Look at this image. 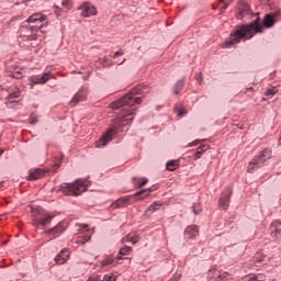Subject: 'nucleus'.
<instances>
[{"mask_svg":"<svg viewBox=\"0 0 281 281\" xmlns=\"http://www.w3.org/2000/svg\"><path fill=\"white\" fill-rule=\"evenodd\" d=\"M273 25H276V16L267 14L263 18V25L260 23V19H257L250 24L239 27L231 34L229 40L223 44V47H233V45L240 43L243 38H254L256 33H262L265 27L266 30H269V27H273Z\"/></svg>","mask_w":281,"mask_h":281,"instance_id":"1","label":"nucleus"},{"mask_svg":"<svg viewBox=\"0 0 281 281\" xmlns=\"http://www.w3.org/2000/svg\"><path fill=\"white\" fill-rule=\"evenodd\" d=\"M45 23V15L41 13L32 14L26 21H24L19 30L20 38L23 41H36L38 34H41V29Z\"/></svg>","mask_w":281,"mask_h":281,"instance_id":"2","label":"nucleus"},{"mask_svg":"<svg viewBox=\"0 0 281 281\" xmlns=\"http://www.w3.org/2000/svg\"><path fill=\"white\" fill-rule=\"evenodd\" d=\"M89 186H91L89 180L79 179L72 183H61L58 192H61V194H65L66 196H79L82 192H87Z\"/></svg>","mask_w":281,"mask_h":281,"instance_id":"3","label":"nucleus"},{"mask_svg":"<svg viewBox=\"0 0 281 281\" xmlns=\"http://www.w3.org/2000/svg\"><path fill=\"white\" fill-rule=\"evenodd\" d=\"M142 93V88H134L120 100L111 103V109H122V106H135V104H142V98L135 97Z\"/></svg>","mask_w":281,"mask_h":281,"instance_id":"4","label":"nucleus"},{"mask_svg":"<svg viewBox=\"0 0 281 281\" xmlns=\"http://www.w3.org/2000/svg\"><path fill=\"white\" fill-rule=\"evenodd\" d=\"M271 159V150L263 149L259 156H256L252 161L248 165V172H254L256 168H262L265 166V161Z\"/></svg>","mask_w":281,"mask_h":281,"instance_id":"5","label":"nucleus"},{"mask_svg":"<svg viewBox=\"0 0 281 281\" xmlns=\"http://www.w3.org/2000/svg\"><path fill=\"white\" fill-rule=\"evenodd\" d=\"M77 10L81 12L80 14L83 19L98 15V9H95V7H93L90 2H83L77 8Z\"/></svg>","mask_w":281,"mask_h":281,"instance_id":"6","label":"nucleus"},{"mask_svg":"<svg viewBox=\"0 0 281 281\" xmlns=\"http://www.w3.org/2000/svg\"><path fill=\"white\" fill-rule=\"evenodd\" d=\"M19 98H21V90L15 88L9 95L5 98V104L9 109H12V104H18Z\"/></svg>","mask_w":281,"mask_h":281,"instance_id":"7","label":"nucleus"},{"mask_svg":"<svg viewBox=\"0 0 281 281\" xmlns=\"http://www.w3.org/2000/svg\"><path fill=\"white\" fill-rule=\"evenodd\" d=\"M87 95H89V89L81 87L79 91L74 95L70 104H78V102H85L87 100Z\"/></svg>","mask_w":281,"mask_h":281,"instance_id":"8","label":"nucleus"},{"mask_svg":"<svg viewBox=\"0 0 281 281\" xmlns=\"http://www.w3.org/2000/svg\"><path fill=\"white\" fill-rule=\"evenodd\" d=\"M115 133V130L110 128L106 131L105 134L102 135L100 140L97 143V148H102L109 144L113 139V134Z\"/></svg>","mask_w":281,"mask_h":281,"instance_id":"9","label":"nucleus"},{"mask_svg":"<svg viewBox=\"0 0 281 281\" xmlns=\"http://www.w3.org/2000/svg\"><path fill=\"white\" fill-rule=\"evenodd\" d=\"M270 236L272 238H281V222L279 220L270 224Z\"/></svg>","mask_w":281,"mask_h":281,"instance_id":"10","label":"nucleus"},{"mask_svg":"<svg viewBox=\"0 0 281 281\" xmlns=\"http://www.w3.org/2000/svg\"><path fill=\"white\" fill-rule=\"evenodd\" d=\"M69 260V250L64 248L59 254L55 257L56 265H65Z\"/></svg>","mask_w":281,"mask_h":281,"instance_id":"11","label":"nucleus"},{"mask_svg":"<svg viewBox=\"0 0 281 281\" xmlns=\"http://www.w3.org/2000/svg\"><path fill=\"white\" fill-rule=\"evenodd\" d=\"M45 177V170L37 168L29 171V181H36V179H43Z\"/></svg>","mask_w":281,"mask_h":281,"instance_id":"12","label":"nucleus"},{"mask_svg":"<svg viewBox=\"0 0 281 281\" xmlns=\"http://www.w3.org/2000/svg\"><path fill=\"white\" fill-rule=\"evenodd\" d=\"M52 79V72H45L42 76L32 77L31 82L33 85H45L48 80Z\"/></svg>","mask_w":281,"mask_h":281,"instance_id":"13","label":"nucleus"},{"mask_svg":"<svg viewBox=\"0 0 281 281\" xmlns=\"http://www.w3.org/2000/svg\"><path fill=\"white\" fill-rule=\"evenodd\" d=\"M186 238L192 239L196 238L199 236V226L196 225H190L184 231Z\"/></svg>","mask_w":281,"mask_h":281,"instance_id":"14","label":"nucleus"},{"mask_svg":"<svg viewBox=\"0 0 281 281\" xmlns=\"http://www.w3.org/2000/svg\"><path fill=\"white\" fill-rule=\"evenodd\" d=\"M133 120H135V112L131 111V112H126L125 114H123V116L120 120V125L121 126H125L126 124H131V122H133Z\"/></svg>","mask_w":281,"mask_h":281,"instance_id":"15","label":"nucleus"},{"mask_svg":"<svg viewBox=\"0 0 281 281\" xmlns=\"http://www.w3.org/2000/svg\"><path fill=\"white\" fill-rule=\"evenodd\" d=\"M65 232V225L63 223L57 224L55 227L45 231V234H53V236H59Z\"/></svg>","mask_w":281,"mask_h":281,"instance_id":"16","label":"nucleus"},{"mask_svg":"<svg viewBox=\"0 0 281 281\" xmlns=\"http://www.w3.org/2000/svg\"><path fill=\"white\" fill-rule=\"evenodd\" d=\"M207 281H221V270H217V269L209 270Z\"/></svg>","mask_w":281,"mask_h":281,"instance_id":"17","label":"nucleus"},{"mask_svg":"<svg viewBox=\"0 0 281 281\" xmlns=\"http://www.w3.org/2000/svg\"><path fill=\"white\" fill-rule=\"evenodd\" d=\"M164 204L160 201L154 202L151 205L148 206V209L145 211V216H150L154 212H157L159 207H161Z\"/></svg>","mask_w":281,"mask_h":281,"instance_id":"18","label":"nucleus"},{"mask_svg":"<svg viewBox=\"0 0 281 281\" xmlns=\"http://www.w3.org/2000/svg\"><path fill=\"white\" fill-rule=\"evenodd\" d=\"M229 198L231 194H222V196L220 198V207H222V210H227L229 207Z\"/></svg>","mask_w":281,"mask_h":281,"instance_id":"19","label":"nucleus"},{"mask_svg":"<svg viewBox=\"0 0 281 281\" xmlns=\"http://www.w3.org/2000/svg\"><path fill=\"white\" fill-rule=\"evenodd\" d=\"M132 181L134 182L135 188H144V186H146V183H148V178H146V177H144V178L133 177Z\"/></svg>","mask_w":281,"mask_h":281,"instance_id":"20","label":"nucleus"},{"mask_svg":"<svg viewBox=\"0 0 281 281\" xmlns=\"http://www.w3.org/2000/svg\"><path fill=\"white\" fill-rule=\"evenodd\" d=\"M267 277L265 274H249L245 277L241 281H265Z\"/></svg>","mask_w":281,"mask_h":281,"instance_id":"21","label":"nucleus"},{"mask_svg":"<svg viewBox=\"0 0 281 281\" xmlns=\"http://www.w3.org/2000/svg\"><path fill=\"white\" fill-rule=\"evenodd\" d=\"M113 262H115V256L108 255L101 260V267H110V265H113Z\"/></svg>","mask_w":281,"mask_h":281,"instance_id":"22","label":"nucleus"},{"mask_svg":"<svg viewBox=\"0 0 281 281\" xmlns=\"http://www.w3.org/2000/svg\"><path fill=\"white\" fill-rule=\"evenodd\" d=\"M150 192H153V188H147L142 191H138L134 194V196H139L138 199H146L147 196H150Z\"/></svg>","mask_w":281,"mask_h":281,"instance_id":"23","label":"nucleus"},{"mask_svg":"<svg viewBox=\"0 0 281 281\" xmlns=\"http://www.w3.org/2000/svg\"><path fill=\"white\" fill-rule=\"evenodd\" d=\"M54 220V216L52 215H44V217L40 221H37V225H42V227H47L49 223Z\"/></svg>","mask_w":281,"mask_h":281,"instance_id":"24","label":"nucleus"},{"mask_svg":"<svg viewBox=\"0 0 281 281\" xmlns=\"http://www.w3.org/2000/svg\"><path fill=\"white\" fill-rule=\"evenodd\" d=\"M183 85H184L183 79H180L177 81L176 86L173 87L175 95H179L181 93V90L183 89Z\"/></svg>","mask_w":281,"mask_h":281,"instance_id":"25","label":"nucleus"},{"mask_svg":"<svg viewBox=\"0 0 281 281\" xmlns=\"http://www.w3.org/2000/svg\"><path fill=\"white\" fill-rule=\"evenodd\" d=\"M248 13H249V4L247 3L241 4L238 11L239 18L243 19V16H246V14Z\"/></svg>","mask_w":281,"mask_h":281,"instance_id":"26","label":"nucleus"},{"mask_svg":"<svg viewBox=\"0 0 281 281\" xmlns=\"http://www.w3.org/2000/svg\"><path fill=\"white\" fill-rule=\"evenodd\" d=\"M207 148H210V146H207V145H202V146L198 147L196 153L194 155L195 159H201V155H203V153H205V150H207Z\"/></svg>","mask_w":281,"mask_h":281,"instance_id":"27","label":"nucleus"},{"mask_svg":"<svg viewBox=\"0 0 281 281\" xmlns=\"http://www.w3.org/2000/svg\"><path fill=\"white\" fill-rule=\"evenodd\" d=\"M167 170H170V172L177 170V168H179V162H177V160H169L167 162Z\"/></svg>","mask_w":281,"mask_h":281,"instance_id":"28","label":"nucleus"},{"mask_svg":"<svg viewBox=\"0 0 281 281\" xmlns=\"http://www.w3.org/2000/svg\"><path fill=\"white\" fill-rule=\"evenodd\" d=\"M131 251H133V248L124 246L123 248L120 249L119 256H128Z\"/></svg>","mask_w":281,"mask_h":281,"instance_id":"29","label":"nucleus"},{"mask_svg":"<svg viewBox=\"0 0 281 281\" xmlns=\"http://www.w3.org/2000/svg\"><path fill=\"white\" fill-rule=\"evenodd\" d=\"M276 93H278V88L277 87H272V88H269L265 92V95H267L268 98H273V95H276Z\"/></svg>","mask_w":281,"mask_h":281,"instance_id":"30","label":"nucleus"},{"mask_svg":"<svg viewBox=\"0 0 281 281\" xmlns=\"http://www.w3.org/2000/svg\"><path fill=\"white\" fill-rule=\"evenodd\" d=\"M91 240V236H83V237H78L76 243L78 245H86V243H89Z\"/></svg>","mask_w":281,"mask_h":281,"instance_id":"31","label":"nucleus"},{"mask_svg":"<svg viewBox=\"0 0 281 281\" xmlns=\"http://www.w3.org/2000/svg\"><path fill=\"white\" fill-rule=\"evenodd\" d=\"M232 279V273L220 271V281Z\"/></svg>","mask_w":281,"mask_h":281,"instance_id":"32","label":"nucleus"},{"mask_svg":"<svg viewBox=\"0 0 281 281\" xmlns=\"http://www.w3.org/2000/svg\"><path fill=\"white\" fill-rule=\"evenodd\" d=\"M201 211H202L201 204L194 203V204L192 205V212H193V214H195V215L201 214Z\"/></svg>","mask_w":281,"mask_h":281,"instance_id":"33","label":"nucleus"},{"mask_svg":"<svg viewBox=\"0 0 281 281\" xmlns=\"http://www.w3.org/2000/svg\"><path fill=\"white\" fill-rule=\"evenodd\" d=\"M123 240L127 243H132V245H136V243H139V237L130 236L127 238H124Z\"/></svg>","mask_w":281,"mask_h":281,"instance_id":"34","label":"nucleus"},{"mask_svg":"<svg viewBox=\"0 0 281 281\" xmlns=\"http://www.w3.org/2000/svg\"><path fill=\"white\" fill-rule=\"evenodd\" d=\"M115 280H116L115 274L110 272V273L105 274L101 281H115Z\"/></svg>","mask_w":281,"mask_h":281,"instance_id":"35","label":"nucleus"},{"mask_svg":"<svg viewBox=\"0 0 281 281\" xmlns=\"http://www.w3.org/2000/svg\"><path fill=\"white\" fill-rule=\"evenodd\" d=\"M128 202L127 199H120L115 202L116 207H124V205H126V203Z\"/></svg>","mask_w":281,"mask_h":281,"instance_id":"36","label":"nucleus"},{"mask_svg":"<svg viewBox=\"0 0 281 281\" xmlns=\"http://www.w3.org/2000/svg\"><path fill=\"white\" fill-rule=\"evenodd\" d=\"M201 144V139H195L187 145V148H192V146H199Z\"/></svg>","mask_w":281,"mask_h":281,"instance_id":"37","label":"nucleus"},{"mask_svg":"<svg viewBox=\"0 0 281 281\" xmlns=\"http://www.w3.org/2000/svg\"><path fill=\"white\" fill-rule=\"evenodd\" d=\"M31 212L33 214V216H36V214H41V207H31Z\"/></svg>","mask_w":281,"mask_h":281,"instance_id":"38","label":"nucleus"},{"mask_svg":"<svg viewBox=\"0 0 281 281\" xmlns=\"http://www.w3.org/2000/svg\"><path fill=\"white\" fill-rule=\"evenodd\" d=\"M87 281H101V278L98 274H92Z\"/></svg>","mask_w":281,"mask_h":281,"instance_id":"39","label":"nucleus"},{"mask_svg":"<svg viewBox=\"0 0 281 281\" xmlns=\"http://www.w3.org/2000/svg\"><path fill=\"white\" fill-rule=\"evenodd\" d=\"M176 281L181 279V272H176L172 277Z\"/></svg>","mask_w":281,"mask_h":281,"instance_id":"40","label":"nucleus"},{"mask_svg":"<svg viewBox=\"0 0 281 281\" xmlns=\"http://www.w3.org/2000/svg\"><path fill=\"white\" fill-rule=\"evenodd\" d=\"M176 281L181 279V272H176L172 277Z\"/></svg>","mask_w":281,"mask_h":281,"instance_id":"41","label":"nucleus"},{"mask_svg":"<svg viewBox=\"0 0 281 281\" xmlns=\"http://www.w3.org/2000/svg\"><path fill=\"white\" fill-rule=\"evenodd\" d=\"M117 56H124V50H117L114 53V58H117Z\"/></svg>","mask_w":281,"mask_h":281,"instance_id":"42","label":"nucleus"},{"mask_svg":"<svg viewBox=\"0 0 281 281\" xmlns=\"http://www.w3.org/2000/svg\"><path fill=\"white\" fill-rule=\"evenodd\" d=\"M36 122H38V119L32 117L30 121V124L34 125V124H36Z\"/></svg>","mask_w":281,"mask_h":281,"instance_id":"43","label":"nucleus"},{"mask_svg":"<svg viewBox=\"0 0 281 281\" xmlns=\"http://www.w3.org/2000/svg\"><path fill=\"white\" fill-rule=\"evenodd\" d=\"M126 63V58H123L121 61H116V65H124Z\"/></svg>","mask_w":281,"mask_h":281,"instance_id":"44","label":"nucleus"},{"mask_svg":"<svg viewBox=\"0 0 281 281\" xmlns=\"http://www.w3.org/2000/svg\"><path fill=\"white\" fill-rule=\"evenodd\" d=\"M178 115L179 117H183V111L179 110Z\"/></svg>","mask_w":281,"mask_h":281,"instance_id":"45","label":"nucleus"},{"mask_svg":"<svg viewBox=\"0 0 281 281\" xmlns=\"http://www.w3.org/2000/svg\"><path fill=\"white\" fill-rule=\"evenodd\" d=\"M88 227H89V225L85 224V225L82 226V228H79V229H87Z\"/></svg>","mask_w":281,"mask_h":281,"instance_id":"46","label":"nucleus"},{"mask_svg":"<svg viewBox=\"0 0 281 281\" xmlns=\"http://www.w3.org/2000/svg\"><path fill=\"white\" fill-rule=\"evenodd\" d=\"M122 256H123V255H119V256L116 257V260H122Z\"/></svg>","mask_w":281,"mask_h":281,"instance_id":"47","label":"nucleus"},{"mask_svg":"<svg viewBox=\"0 0 281 281\" xmlns=\"http://www.w3.org/2000/svg\"><path fill=\"white\" fill-rule=\"evenodd\" d=\"M196 80H198V82H201V80H203V78L198 77Z\"/></svg>","mask_w":281,"mask_h":281,"instance_id":"48","label":"nucleus"},{"mask_svg":"<svg viewBox=\"0 0 281 281\" xmlns=\"http://www.w3.org/2000/svg\"><path fill=\"white\" fill-rule=\"evenodd\" d=\"M223 10H227V5L222 7Z\"/></svg>","mask_w":281,"mask_h":281,"instance_id":"49","label":"nucleus"},{"mask_svg":"<svg viewBox=\"0 0 281 281\" xmlns=\"http://www.w3.org/2000/svg\"><path fill=\"white\" fill-rule=\"evenodd\" d=\"M1 155H3V150L0 149V157H1Z\"/></svg>","mask_w":281,"mask_h":281,"instance_id":"50","label":"nucleus"},{"mask_svg":"<svg viewBox=\"0 0 281 281\" xmlns=\"http://www.w3.org/2000/svg\"><path fill=\"white\" fill-rule=\"evenodd\" d=\"M168 281H176L173 278L169 279Z\"/></svg>","mask_w":281,"mask_h":281,"instance_id":"51","label":"nucleus"},{"mask_svg":"<svg viewBox=\"0 0 281 281\" xmlns=\"http://www.w3.org/2000/svg\"><path fill=\"white\" fill-rule=\"evenodd\" d=\"M2 186H3V181L0 182V187H2Z\"/></svg>","mask_w":281,"mask_h":281,"instance_id":"52","label":"nucleus"},{"mask_svg":"<svg viewBox=\"0 0 281 281\" xmlns=\"http://www.w3.org/2000/svg\"><path fill=\"white\" fill-rule=\"evenodd\" d=\"M3 245H8V241H4Z\"/></svg>","mask_w":281,"mask_h":281,"instance_id":"53","label":"nucleus"},{"mask_svg":"<svg viewBox=\"0 0 281 281\" xmlns=\"http://www.w3.org/2000/svg\"><path fill=\"white\" fill-rule=\"evenodd\" d=\"M279 203L281 204V199L279 200Z\"/></svg>","mask_w":281,"mask_h":281,"instance_id":"54","label":"nucleus"}]
</instances>
